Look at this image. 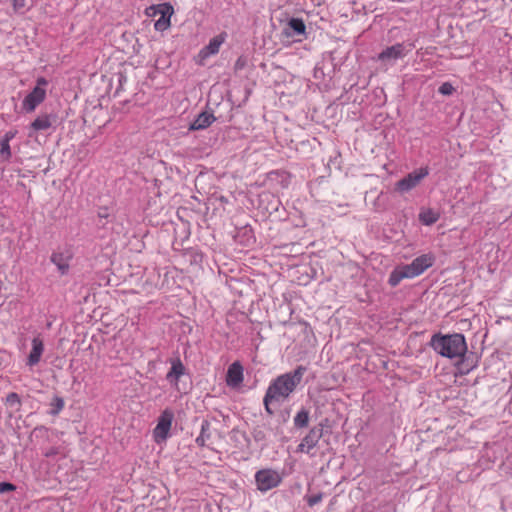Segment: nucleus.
Returning a JSON list of instances; mask_svg holds the SVG:
<instances>
[{"instance_id": "f257e3e1", "label": "nucleus", "mask_w": 512, "mask_h": 512, "mask_svg": "<svg viewBox=\"0 0 512 512\" xmlns=\"http://www.w3.org/2000/svg\"><path fill=\"white\" fill-rule=\"evenodd\" d=\"M305 372L306 367L300 365L291 372L279 375L269 384L263 400L265 410L268 414H273L270 408L272 403L283 402L295 391L297 386L301 383Z\"/></svg>"}, {"instance_id": "f03ea898", "label": "nucleus", "mask_w": 512, "mask_h": 512, "mask_svg": "<svg viewBox=\"0 0 512 512\" xmlns=\"http://www.w3.org/2000/svg\"><path fill=\"white\" fill-rule=\"evenodd\" d=\"M430 345L435 352L449 359H463L468 347L463 334L454 333L448 335L435 334Z\"/></svg>"}, {"instance_id": "7ed1b4c3", "label": "nucleus", "mask_w": 512, "mask_h": 512, "mask_svg": "<svg viewBox=\"0 0 512 512\" xmlns=\"http://www.w3.org/2000/svg\"><path fill=\"white\" fill-rule=\"evenodd\" d=\"M435 262L432 253L422 254L416 257L410 264L399 265L390 273L388 283L395 287L403 279H412L423 274Z\"/></svg>"}, {"instance_id": "20e7f679", "label": "nucleus", "mask_w": 512, "mask_h": 512, "mask_svg": "<svg viewBox=\"0 0 512 512\" xmlns=\"http://www.w3.org/2000/svg\"><path fill=\"white\" fill-rule=\"evenodd\" d=\"M48 86V81L44 77H39L36 81V86L33 90L26 95V97L22 101V109L31 113L35 111V109L44 102L46 98V87Z\"/></svg>"}, {"instance_id": "39448f33", "label": "nucleus", "mask_w": 512, "mask_h": 512, "mask_svg": "<svg viewBox=\"0 0 512 512\" xmlns=\"http://www.w3.org/2000/svg\"><path fill=\"white\" fill-rule=\"evenodd\" d=\"M174 13V8L170 3H162L158 5H152L146 9V14L148 16H156L160 15L159 19H157L154 23V28L157 31H165L171 25V16Z\"/></svg>"}, {"instance_id": "423d86ee", "label": "nucleus", "mask_w": 512, "mask_h": 512, "mask_svg": "<svg viewBox=\"0 0 512 512\" xmlns=\"http://www.w3.org/2000/svg\"><path fill=\"white\" fill-rule=\"evenodd\" d=\"M255 481L258 490L266 492L277 487L281 481V474L273 469H262L256 472Z\"/></svg>"}, {"instance_id": "0eeeda50", "label": "nucleus", "mask_w": 512, "mask_h": 512, "mask_svg": "<svg viewBox=\"0 0 512 512\" xmlns=\"http://www.w3.org/2000/svg\"><path fill=\"white\" fill-rule=\"evenodd\" d=\"M413 48L414 46L412 44L405 45L403 43H397L384 49L378 55V60L381 61L385 66H388L394 61L404 58L413 50Z\"/></svg>"}, {"instance_id": "6e6552de", "label": "nucleus", "mask_w": 512, "mask_h": 512, "mask_svg": "<svg viewBox=\"0 0 512 512\" xmlns=\"http://www.w3.org/2000/svg\"><path fill=\"white\" fill-rule=\"evenodd\" d=\"M174 414L172 411L164 410L158 418V422L153 429V439L160 444L166 441L172 427Z\"/></svg>"}, {"instance_id": "1a4fd4ad", "label": "nucleus", "mask_w": 512, "mask_h": 512, "mask_svg": "<svg viewBox=\"0 0 512 512\" xmlns=\"http://www.w3.org/2000/svg\"><path fill=\"white\" fill-rule=\"evenodd\" d=\"M227 33L221 32L210 39L209 43L204 46L196 55L195 61L199 65H204L205 61L219 53L222 44L226 41Z\"/></svg>"}, {"instance_id": "9d476101", "label": "nucleus", "mask_w": 512, "mask_h": 512, "mask_svg": "<svg viewBox=\"0 0 512 512\" xmlns=\"http://www.w3.org/2000/svg\"><path fill=\"white\" fill-rule=\"evenodd\" d=\"M428 174L429 170L427 167L415 170L399 180L395 185V189L399 192H408L415 188Z\"/></svg>"}, {"instance_id": "9b49d317", "label": "nucleus", "mask_w": 512, "mask_h": 512, "mask_svg": "<svg viewBox=\"0 0 512 512\" xmlns=\"http://www.w3.org/2000/svg\"><path fill=\"white\" fill-rule=\"evenodd\" d=\"M323 436V428L321 425L310 429L308 434L302 439L301 443L297 447V451L301 453L310 454L311 450L314 449L319 440Z\"/></svg>"}, {"instance_id": "f8f14e48", "label": "nucleus", "mask_w": 512, "mask_h": 512, "mask_svg": "<svg viewBox=\"0 0 512 512\" xmlns=\"http://www.w3.org/2000/svg\"><path fill=\"white\" fill-rule=\"evenodd\" d=\"M243 366L239 361L233 362L227 370L226 384L231 388L239 387L243 382Z\"/></svg>"}, {"instance_id": "ddd939ff", "label": "nucleus", "mask_w": 512, "mask_h": 512, "mask_svg": "<svg viewBox=\"0 0 512 512\" xmlns=\"http://www.w3.org/2000/svg\"><path fill=\"white\" fill-rule=\"evenodd\" d=\"M43 352H44L43 339L39 335L35 336L31 341V350L28 354L26 364L29 367L36 366L40 362Z\"/></svg>"}, {"instance_id": "4468645a", "label": "nucleus", "mask_w": 512, "mask_h": 512, "mask_svg": "<svg viewBox=\"0 0 512 512\" xmlns=\"http://www.w3.org/2000/svg\"><path fill=\"white\" fill-rule=\"evenodd\" d=\"M171 368L166 374V380L177 387L179 379L186 373V368L179 357L170 360Z\"/></svg>"}, {"instance_id": "2eb2a0df", "label": "nucleus", "mask_w": 512, "mask_h": 512, "mask_svg": "<svg viewBox=\"0 0 512 512\" xmlns=\"http://www.w3.org/2000/svg\"><path fill=\"white\" fill-rule=\"evenodd\" d=\"M71 258L72 255L69 251H56L51 255V262L57 266L61 275H65L69 271Z\"/></svg>"}, {"instance_id": "dca6fc26", "label": "nucleus", "mask_w": 512, "mask_h": 512, "mask_svg": "<svg viewBox=\"0 0 512 512\" xmlns=\"http://www.w3.org/2000/svg\"><path fill=\"white\" fill-rule=\"evenodd\" d=\"M56 121V116L51 114H40L30 124V129L38 131H46L50 129Z\"/></svg>"}, {"instance_id": "f3484780", "label": "nucleus", "mask_w": 512, "mask_h": 512, "mask_svg": "<svg viewBox=\"0 0 512 512\" xmlns=\"http://www.w3.org/2000/svg\"><path fill=\"white\" fill-rule=\"evenodd\" d=\"M17 135L16 130L7 131L0 139V158L2 161L8 162L12 156L10 141Z\"/></svg>"}, {"instance_id": "a211bd4d", "label": "nucleus", "mask_w": 512, "mask_h": 512, "mask_svg": "<svg viewBox=\"0 0 512 512\" xmlns=\"http://www.w3.org/2000/svg\"><path fill=\"white\" fill-rule=\"evenodd\" d=\"M216 120L215 116L210 112H202L197 118L190 124L189 130H203L209 127Z\"/></svg>"}, {"instance_id": "6ab92c4d", "label": "nucleus", "mask_w": 512, "mask_h": 512, "mask_svg": "<svg viewBox=\"0 0 512 512\" xmlns=\"http://www.w3.org/2000/svg\"><path fill=\"white\" fill-rule=\"evenodd\" d=\"M439 218V213L432 209H423L419 213L420 222L427 226L436 223L439 220Z\"/></svg>"}, {"instance_id": "aec40b11", "label": "nucleus", "mask_w": 512, "mask_h": 512, "mask_svg": "<svg viewBox=\"0 0 512 512\" xmlns=\"http://www.w3.org/2000/svg\"><path fill=\"white\" fill-rule=\"evenodd\" d=\"M288 28L298 35H302L306 31L305 23L300 18H291L288 21Z\"/></svg>"}, {"instance_id": "412c9836", "label": "nucleus", "mask_w": 512, "mask_h": 512, "mask_svg": "<svg viewBox=\"0 0 512 512\" xmlns=\"http://www.w3.org/2000/svg\"><path fill=\"white\" fill-rule=\"evenodd\" d=\"M309 422V413L308 411L302 409L299 411L294 417V424L296 427L303 428L308 425Z\"/></svg>"}, {"instance_id": "4be33fe9", "label": "nucleus", "mask_w": 512, "mask_h": 512, "mask_svg": "<svg viewBox=\"0 0 512 512\" xmlns=\"http://www.w3.org/2000/svg\"><path fill=\"white\" fill-rule=\"evenodd\" d=\"M476 367V364H469L468 359H458L456 368L460 375H467L470 371H472Z\"/></svg>"}, {"instance_id": "5701e85b", "label": "nucleus", "mask_w": 512, "mask_h": 512, "mask_svg": "<svg viewBox=\"0 0 512 512\" xmlns=\"http://www.w3.org/2000/svg\"><path fill=\"white\" fill-rule=\"evenodd\" d=\"M50 406H51L50 414L57 415L63 410V408L65 406L64 399L61 397L55 396L52 399Z\"/></svg>"}, {"instance_id": "b1692460", "label": "nucleus", "mask_w": 512, "mask_h": 512, "mask_svg": "<svg viewBox=\"0 0 512 512\" xmlns=\"http://www.w3.org/2000/svg\"><path fill=\"white\" fill-rule=\"evenodd\" d=\"M5 403H6V405H8L10 407H13L16 410H19L21 407L20 396L15 392H11L7 395Z\"/></svg>"}, {"instance_id": "393cba45", "label": "nucleus", "mask_w": 512, "mask_h": 512, "mask_svg": "<svg viewBox=\"0 0 512 512\" xmlns=\"http://www.w3.org/2000/svg\"><path fill=\"white\" fill-rule=\"evenodd\" d=\"M209 427V424L207 422L202 424L201 433L196 438V443L198 446L203 447L205 446L206 439L209 437V435L206 433L207 429Z\"/></svg>"}, {"instance_id": "a878e982", "label": "nucleus", "mask_w": 512, "mask_h": 512, "mask_svg": "<svg viewBox=\"0 0 512 512\" xmlns=\"http://www.w3.org/2000/svg\"><path fill=\"white\" fill-rule=\"evenodd\" d=\"M453 91L454 88L449 82H445L439 87V93L442 95H451Z\"/></svg>"}, {"instance_id": "bb28decb", "label": "nucleus", "mask_w": 512, "mask_h": 512, "mask_svg": "<svg viewBox=\"0 0 512 512\" xmlns=\"http://www.w3.org/2000/svg\"><path fill=\"white\" fill-rule=\"evenodd\" d=\"M28 0H13L12 6L15 12H19L21 9L27 7Z\"/></svg>"}, {"instance_id": "cd10ccee", "label": "nucleus", "mask_w": 512, "mask_h": 512, "mask_svg": "<svg viewBox=\"0 0 512 512\" xmlns=\"http://www.w3.org/2000/svg\"><path fill=\"white\" fill-rule=\"evenodd\" d=\"M322 500V494H314L309 497H307V503L310 507H313L314 505L318 504Z\"/></svg>"}, {"instance_id": "c85d7f7f", "label": "nucleus", "mask_w": 512, "mask_h": 512, "mask_svg": "<svg viewBox=\"0 0 512 512\" xmlns=\"http://www.w3.org/2000/svg\"><path fill=\"white\" fill-rule=\"evenodd\" d=\"M16 487L8 482H0V493H5L9 491H14Z\"/></svg>"}]
</instances>
